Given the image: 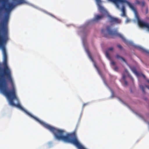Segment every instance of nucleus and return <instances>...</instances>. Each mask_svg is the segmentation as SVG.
Listing matches in <instances>:
<instances>
[{
  "mask_svg": "<svg viewBox=\"0 0 149 149\" xmlns=\"http://www.w3.org/2000/svg\"><path fill=\"white\" fill-rule=\"evenodd\" d=\"M122 14L121 15V16H125L126 15V13H125V12H122Z\"/></svg>",
  "mask_w": 149,
  "mask_h": 149,
  "instance_id": "nucleus-20",
  "label": "nucleus"
},
{
  "mask_svg": "<svg viewBox=\"0 0 149 149\" xmlns=\"http://www.w3.org/2000/svg\"><path fill=\"white\" fill-rule=\"evenodd\" d=\"M98 9L100 12L104 14V15L107 13V11L104 8L101 6H99Z\"/></svg>",
  "mask_w": 149,
  "mask_h": 149,
  "instance_id": "nucleus-8",
  "label": "nucleus"
},
{
  "mask_svg": "<svg viewBox=\"0 0 149 149\" xmlns=\"http://www.w3.org/2000/svg\"><path fill=\"white\" fill-rule=\"evenodd\" d=\"M105 15L104 14H102L101 15L98 14L95 15L94 18L92 20L93 22H98L100 20L102 19L104 17Z\"/></svg>",
  "mask_w": 149,
  "mask_h": 149,
  "instance_id": "nucleus-6",
  "label": "nucleus"
},
{
  "mask_svg": "<svg viewBox=\"0 0 149 149\" xmlns=\"http://www.w3.org/2000/svg\"><path fill=\"white\" fill-rule=\"evenodd\" d=\"M122 79L124 80H125V74H123V77Z\"/></svg>",
  "mask_w": 149,
  "mask_h": 149,
  "instance_id": "nucleus-23",
  "label": "nucleus"
},
{
  "mask_svg": "<svg viewBox=\"0 0 149 149\" xmlns=\"http://www.w3.org/2000/svg\"><path fill=\"white\" fill-rule=\"evenodd\" d=\"M121 11L122 12H125V8L124 6H123L121 9Z\"/></svg>",
  "mask_w": 149,
  "mask_h": 149,
  "instance_id": "nucleus-13",
  "label": "nucleus"
},
{
  "mask_svg": "<svg viewBox=\"0 0 149 149\" xmlns=\"http://www.w3.org/2000/svg\"><path fill=\"white\" fill-rule=\"evenodd\" d=\"M113 2L115 4L116 7L118 8H119V3H126L134 13L135 17L138 22V24L140 27L141 28H146L148 29V31H149V24L147 22L141 20L140 19L136 9L130 3L126 0H114L113 1Z\"/></svg>",
  "mask_w": 149,
  "mask_h": 149,
  "instance_id": "nucleus-3",
  "label": "nucleus"
},
{
  "mask_svg": "<svg viewBox=\"0 0 149 149\" xmlns=\"http://www.w3.org/2000/svg\"><path fill=\"white\" fill-rule=\"evenodd\" d=\"M108 17L109 22L111 24H119L121 22V20L118 18L113 17L110 15H109Z\"/></svg>",
  "mask_w": 149,
  "mask_h": 149,
  "instance_id": "nucleus-5",
  "label": "nucleus"
},
{
  "mask_svg": "<svg viewBox=\"0 0 149 149\" xmlns=\"http://www.w3.org/2000/svg\"><path fill=\"white\" fill-rule=\"evenodd\" d=\"M135 47L138 49L141 50L142 52L146 54H149V51L143 49L141 47L136 46Z\"/></svg>",
  "mask_w": 149,
  "mask_h": 149,
  "instance_id": "nucleus-7",
  "label": "nucleus"
},
{
  "mask_svg": "<svg viewBox=\"0 0 149 149\" xmlns=\"http://www.w3.org/2000/svg\"><path fill=\"white\" fill-rule=\"evenodd\" d=\"M147 81L149 83V80H147Z\"/></svg>",
  "mask_w": 149,
  "mask_h": 149,
  "instance_id": "nucleus-31",
  "label": "nucleus"
},
{
  "mask_svg": "<svg viewBox=\"0 0 149 149\" xmlns=\"http://www.w3.org/2000/svg\"><path fill=\"white\" fill-rule=\"evenodd\" d=\"M139 87H140V88L142 90L143 92L144 93L145 92V91L144 88V87H143V86L142 85H140L139 86Z\"/></svg>",
  "mask_w": 149,
  "mask_h": 149,
  "instance_id": "nucleus-12",
  "label": "nucleus"
},
{
  "mask_svg": "<svg viewBox=\"0 0 149 149\" xmlns=\"http://www.w3.org/2000/svg\"><path fill=\"white\" fill-rule=\"evenodd\" d=\"M143 76L144 77H145V76L144 74H143Z\"/></svg>",
  "mask_w": 149,
  "mask_h": 149,
  "instance_id": "nucleus-32",
  "label": "nucleus"
},
{
  "mask_svg": "<svg viewBox=\"0 0 149 149\" xmlns=\"http://www.w3.org/2000/svg\"><path fill=\"white\" fill-rule=\"evenodd\" d=\"M96 2L97 3H100L101 2V0H95ZM110 1H111L113 2V1L114 0H109Z\"/></svg>",
  "mask_w": 149,
  "mask_h": 149,
  "instance_id": "nucleus-22",
  "label": "nucleus"
},
{
  "mask_svg": "<svg viewBox=\"0 0 149 149\" xmlns=\"http://www.w3.org/2000/svg\"><path fill=\"white\" fill-rule=\"evenodd\" d=\"M136 3L139 5H140L141 2L138 0H136Z\"/></svg>",
  "mask_w": 149,
  "mask_h": 149,
  "instance_id": "nucleus-18",
  "label": "nucleus"
},
{
  "mask_svg": "<svg viewBox=\"0 0 149 149\" xmlns=\"http://www.w3.org/2000/svg\"><path fill=\"white\" fill-rule=\"evenodd\" d=\"M13 3L8 4L5 7L8 0H0V49L2 52H7L6 45L10 40L8 25L10 12L16 5L26 3L25 0H12Z\"/></svg>",
  "mask_w": 149,
  "mask_h": 149,
  "instance_id": "nucleus-2",
  "label": "nucleus"
},
{
  "mask_svg": "<svg viewBox=\"0 0 149 149\" xmlns=\"http://www.w3.org/2000/svg\"><path fill=\"white\" fill-rule=\"evenodd\" d=\"M145 1H142V2H141V3L140 5H141L143 7L145 5Z\"/></svg>",
  "mask_w": 149,
  "mask_h": 149,
  "instance_id": "nucleus-14",
  "label": "nucleus"
},
{
  "mask_svg": "<svg viewBox=\"0 0 149 149\" xmlns=\"http://www.w3.org/2000/svg\"><path fill=\"white\" fill-rule=\"evenodd\" d=\"M113 47H110L108 48L107 51H108V52H109V51H112L113 50Z\"/></svg>",
  "mask_w": 149,
  "mask_h": 149,
  "instance_id": "nucleus-15",
  "label": "nucleus"
},
{
  "mask_svg": "<svg viewBox=\"0 0 149 149\" xmlns=\"http://www.w3.org/2000/svg\"><path fill=\"white\" fill-rule=\"evenodd\" d=\"M111 64L113 65H115L116 64L115 62L113 60H111Z\"/></svg>",
  "mask_w": 149,
  "mask_h": 149,
  "instance_id": "nucleus-19",
  "label": "nucleus"
},
{
  "mask_svg": "<svg viewBox=\"0 0 149 149\" xmlns=\"http://www.w3.org/2000/svg\"><path fill=\"white\" fill-rule=\"evenodd\" d=\"M146 87L148 88V89H149V86H146Z\"/></svg>",
  "mask_w": 149,
  "mask_h": 149,
  "instance_id": "nucleus-28",
  "label": "nucleus"
},
{
  "mask_svg": "<svg viewBox=\"0 0 149 149\" xmlns=\"http://www.w3.org/2000/svg\"><path fill=\"white\" fill-rule=\"evenodd\" d=\"M124 85L125 86H127V85L128 83L127 81L126 80H124Z\"/></svg>",
  "mask_w": 149,
  "mask_h": 149,
  "instance_id": "nucleus-21",
  "label": "nucleus"
},
{
  "mask_svg": "<svg viewBox=\"0 0 149 149\" xmlns=\"http://www.w3.org/2000/svg\"><path fill=\"white\" fill-rule=\"evenodd\" d=\"M2 52L3 62L2 63L0 62V93L7 97L10 105L16 107L24 111L26 114L52 132L55 139L71 143L77 147V136L76 131L71 133H67L65 135H64L65 132L64 130L56 129L46 123L25 110L19 103L16 104L14 103V100H18L16 95L14 81L11 70L8 65L7 52Z\"/></svg>",
  "mask_w": 149,
  "mask_h": 149,
  "instance_id": "nucleus-1",
  "label": "nucleus"
},
{
  "mask_svg": "<svg viewBox=\"0 0 149 149\" xmlns=\"http://www.w3.org/2000/svg\"><path fill=\"white\" fill-rule=\"evenodd\" d=\"M116 58L118 59H121L123 61L126 63V61L123 58V57L121 56H120L118 54H116Z\"/></svg>",
  "mask_w": 149,
  "mask_h": 149,
  "instance_id": "nucleus-9",
  "label": "nucleus"
},
{
  "mask_svg": "<svg viewBox=\"0 0 149 149\" xmlns=\"http://www.w3.org/2000/svg\"><path fill=\"white\" fill-rule=\"evenodd\" d=\"M105 55L106 57L109 60H111V58L110 57L109 54V53L108 51H106L105 52Z\"/></svg>",
  "mask_w": 149,
  "mask_h": 149,
  "instance_id": "nucleus-10",
  "label": "nucleus"
},
{
  "mask_svg": "<svg viewBox=\"0 0 149 149\" xmlns=\"http://www.w3.org/2000/svg\"><path fill=\"white\" fill-rule=\"evenodd\" d=\"M117 46L120 49H123V47L120 45H119V44L118 45H117Z\"/></svg>",
  "mask_w": 149,
  "mask_h": 149,
  "instance_id": "nucleus-16",
  "label": "nucleus"
},
{
  "mask_svg": "<svg viewBox=\"0 0 149 149\" xmlns=\"http://www.w3.org/2000/svg\"><path fill=\"white\" fill-rule=\"evenodd\" d=\"M90 58L92 59V61H93V59L91 56H90Z\"/></svg>",
  "mask_w": 149,
  "mask_h": 149,
  "instance_id": "nucleus-29",
  "label": "nucleus"
},
{
  "mask_svg": "<svg viewBox=\"0 0 149 149\" xmlns=\"http://www.w3.org/2000/svg\"><path fill=\"white\" fill-rule=\"evenodd\" d=\"M113 70L114 71H118V68L117 66H116L113 68Z\"/></svg>",
  "mask_w": 149,
  "mask_h": 149,
  "instance_id": "nucleus-17",
  "label": "nucleus"
},
{
  "mask_svg": "<svg viewBox=\"0 0 149 149\" xmlns=\"http://www.w3.org/2000/svg\"><path fill=\"white\" fill-rule=\"evenodd\" d=\"M131 70L133 72L135 73V74L136 75L138 74V72H137L136 69L135 68H131Z\"/></svg>",
  "mask_w": 149,
  "mask_h": 149,
  "instance_id": "nucleus-11",
  "label": "nucleus"
},
{
  "mask_svg": "<svg viewBox=\"0 0 149 149\" xmlns=\"http://www.w3.org/2000/svg\"><path fill=\"white\" fill-rule=\"evenodd\" d=\"M94 66H95V68H96L97 69H98L97 67V66L95 64H94Z\"/></svg>",
  "mask_w": 149,
  "mask_h": 149,
  "instance_id": "nucleus-27",
  "label": "nucleus"
},
{
  "mask_svg": "<svg viewBox=\"0 0 149 149\" xmlns=\"http://www.w3.org/2000/svg\"><path fill=\"white\" fill-rule=\"evenodd\" d=\"M107 30L108 35L104 33L105 30L103 29L101 30V32L104 34V36L107 38H113L112 36H117L121 38L123 42L127 45H132V43L127 40L122 35L118 33L116 31H113L111 30V28L109 26L107 27Z\"/></svg>",
  "mask_w": 149,
  "mask_h": 149,
  "instance_id": "nucleus-4",
  "label": "nucleus"
},
{
  "mask_svg": "<svg viewBox=\"0 0 149 149\" xmlns=\"http://www.w3.org/2000/svg\"><path fill=\"white\" fill-rule=\"evenodd\" d=\"M131 79H132V81H133L134 80L133 79L132 77H131Z\"/></svg>",
  "mask_w": 149,
  "mask_h": 149,
  "instance_id": "nucleus-30",
  "label": "nucleus"
},
{
  "mask_svg": "<svg viewBox=\"0 0 149 149\" xmlns=\"http://www.w3.org/2000/svg\"><path fill=\"white\" fill-rule=\"evenodd\" d=\"M148 9L147 8H146V14H147L148 13Z\"/></svg>",
  "mask_w": 149,
  "mask_h": 149,
  "instance_id": "nucleus-24",
  "label": "nucleus"
},
{
  "mask_svg": "<svg viewBox=\"0 0 149 149\" xmlns=\"http://www.w3.org/2000/svg\"><path fill=\"white\" fill-rule=\"evenodd\" d=\"M50 15L51 16L53 17H54V18L55 17L52 14H50V13H49L48 14Z\"/></svg>",
  "mask_w": 149,
  "mask_h": 149,
  "instance_id": "nucleus-25",
  "label": "nucleus"
},
{
  "mask_svg": "<svg viewBox=\"0 0 149 149\" xmlns=\"http://www.w3.org/2000/svg\"><path fill=\"white\" fill-rule=\"evenodd\" d=\"M87 103L84 104L83 105V107H84V106L87 104Z\"/></svg>",
  "mask_w": 149,
  "mask_h": 149,
  "instance_id": "nucleus-26",
  "label": "nucleus"
}]
</instances>
